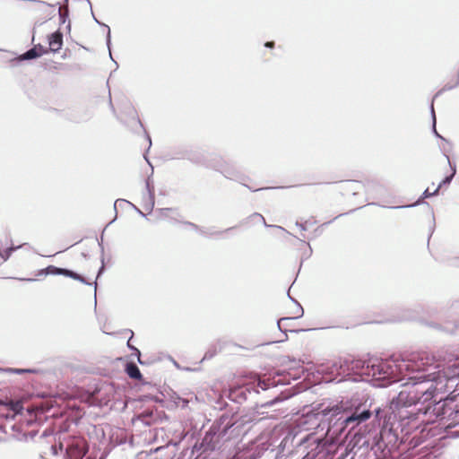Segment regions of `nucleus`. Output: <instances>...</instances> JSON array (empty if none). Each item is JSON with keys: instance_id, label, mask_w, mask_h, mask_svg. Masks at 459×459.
Returning a JSON list of instances; mask_svg holds the SVG:
<instances>
[{"instance_id": "nucleus-53", "label": "nucleus", "mask_w": 459, "mask_h": 459, "mask_svg": "<svg viewBox=\"0 0 459 459\" xmlns=\"http://www.w3.org/2000/svg\"><path fill=\"white\" fill-rule=\"evenodd\" d=\"M0 372H4L3 370H0Z\"/></svg>"}, {"instance_id": "nucleus-21", "label": "nucleus", "mask_w": 459, "mask_h": 459, "mask_svg": "<svg viewBox=\"0 0 459 459\" xmlns=\"http://www.w3.org/2000/svg\"><path fill=\"white\" fill-rule=\"evenodd\" d=\"M185 224L187 225L188 227H190L192 230L198 231L200 234H202L204 236H207V233L203 229H201L199 226H197L196 224H195L193 222H189V221L185 222Z\"/></svg>"}, {"instance_id": "nucleus-17", "label": "nucleus", "mask_w": 459, "mask_h": 459, "mask_svg": "<svg viewBox=\"0 0 459 459\" xmlns=\"http://www.w3.org/2000/svg\"><path fill=\"white\" fill-rule=\"evenodd\" d=\"M0 370H3L6 373H15V374H23V373H34V369L30 368H0Z\"/></svg>"}, {"instance_id": "nucleus-29", "label": "nucleus", "mask_w": 459, "mask_h": 459, "mask_svg": "<svg viewBox=\"0 0 459 459\" xmlns=\"http://www.w3.org/2000/svg\"><path fill=\"white\" fill-rule=\"evenodd\" d=\"M77 281H79L84 284L91 285V283L89 281H87L86 279L82 275L79 276V279H77Z\"/></svg>"}, {"instance_id": "nucleus-35", "label": "nucleus", "mask_w": 459, "mask_h": 459, "mask_svg": "<svg viewBox=\"0 0 459 459\" xmlns=\"http://www.w3.org/2000/svg\"><path fill=\"white\" fill-rule=\"evenodd\" d=\"M118 202H125V200H120V199L117 200V201L115 202V204H114V209H115V210H117V204Z\"/></svg>"}, {"instance_id": "nucleus-30", "label": "nucleus", "mask_w": 459, "mask_h": 459, "mask_svg": "<svg viewBox=\"0 0 459 459\" xmlns=\"http://www.w3.org/2000/svg\"><path fill=\"white\" fill-rule=\"evenodd\" d=\"M171 211H172L171 208H164L161 210V212H162V215L167 216V213Z\"/></svg>"}, {"instance_id": "nucleus-4", "label": "nucleus", "mask_w": 459, "mask_h": 459, "mask_svg": "<svg viewBox=\"0 0 459 459\" xmlns=\"http://www.w3.org/2000/svg\"><path fill=\"white\" fill-rule=\"evenodd\" d=\"M234 425L235 422L231 417L222 414L212 423L202 442L194 446L192 452H208L220 449L225 442L233 437L235 429L232 428Z\"/></svg>"}, {"instance_id": "nucleus-19", "label": "nucleus", "mask_w": 459, "mask_h": 459, "mask_svg": "<svg viewBox=\"0 0 459 459\" xmlns=\"http://www.w3.org/2000/svg\"><path fill=\"white\" fill-rule=\"evenodd\" d=\"M430 110H431V116H432V130H433V133L435 134V135L437 137H439L441 138L442 140H445L439 134L438 132L437 131L436 129V115H435V110H434V106H433V103H431V107H430Z\"/></svg>"}, {"instance_id": "nucleus-14", "label": "nucleus", "mask_w": 459, "mask_h": 459, "mask_svg": "<svg viewBox=\"0 0 459 459\" xmlns=\"http://www.w3.org/2000/svg\"><path fill=\"white\" fill-rule=\"evenodd\" d=\"M251 219H257L258 221H260L261 222H263L264 224L265 227H274L278 230H281L282 231H285L286 233L288 234H290V232H288L284 228L281 227V226H276V225H268L264 220V218L263 217V215H261L260 213L258 212H254L253 214H251L245 221H243V223L247 222V220H251Z\"/></svg>"}, {"instance_id": "nucleus-48", "label": "nucleus", "mask_w": 459, "mask_h": 459, "mask_svg": "<svg viewBox=\"0 0 459 459\" xmlns=\"http://www.w3.org/2000/svg\"><path fill=\"white\" fill-rule=\"evenodd\" d=\"M132 113L134 115L135 114V110L134 108H132Z\"/></svg>"}, {"instance_id": "nucleus-3", "label": "nucleus", "mask_w": 459, "mask_h": 459, "mask_svg": "<svg viewBox=\"0 0 459 459\" xmlns=\"http://www.w3.org/2000/svg\"><path fill=\"white\" fill-rule=\"evenodd\" d=\"M431 368H438L435 365L433 357H429L427 353H412L401 361L371 358L361 363L360 374L371 377L374 385L385 387L399 381V376L404 371L420 375Z\"/></svg>"}, {"instance_id": "nucleus-34", "label": "nucleus", "mask_w": 459, "mask_h": 459, "mask_svg": "<svg viewBox=\"0 0 459 459\" xmlns=\"http://www.w3.org/2000/svg\"><path fill=\"white\" fill-rule=\"evenodd\" d=\"M290 299L294 301L295 303H297L298 305V307H297V310H296V314L297 316L299 314V306H300L296 300H294L290 295H289Z\"/></svg>"}, {"instance_id": "nucleus-7", "label": "nucleus", "mask_w": 459, "mask_h": 459, "mask_svg": "<svg viewBox=\"0 0 459 459\" xmlns=\"http://www.w3.org/2000/svg\"><path fill=\"white\" fill-rule=\"evenodd\" d=\"M299 314L298 316H293V317H281V319H279L277 321L278 329L281 332L284 333L286 337H287V332H299L300 331V330L289 329L290 324H287L288 322H290L293 319H296V318H299L303 316L304 310L301 306H299Z\"/></svg>"}, {"instance_id": "nucleus-11", "label": "nucleus", "mask_w": 459, "mask_h": 459, "mask_svg": "<svg viewBox=\"0 0 459 459\" xmlns=\"http://www.w3.org/2000/svg\"><path fill=\"white\" fill-rule=\"evenodd\" d=\"M47 51H39L38 47H33L32 48L29 49L25 53H23L21 56V60H30L35 59L39 56H41L43 54H46Z\"/></svg>"}, {"instance_id": "nucleus-10", "label": "nucleus", "mask_w": 459, "mask_h": 459, "mask_svg": "<svg viewBox=\"0 0 459 459\" xmlns=\"http://www.w3.org/2000/svg\"><path fill=\"white\" fill-rule=\"evenodd\" d=\"M126 372L133 379L140 380L142 378L140 369L134 362H129L126 365Z\"/></svg>"}, {"instance_id": "nucleus-23", "label": "nucleus", "mask_w": 459, "mask_h": 459, "mask_svg": "<svg viewBox=\"0 0 459 459\" xmlns=\"http://www.w3.org/2000/svg\"><path fill=\"white\" fill-rule=\"evenodd\" d=\"M437 193H438V189H437V188H436V189L434 190V192H432V193H430V192L429 191V189H426V190L423 192V195H422V197H421V198H428V197H430V196H433V195H437Z\"/></svg>"}, {"instance_id": "nucleus-33", "label": "nucleus", "mask_w": 459, "mask_h": 459, "mask_svg": "<svg viewBox=\"0 0 459 459\" xmlns=\"http://www.w3.org/2000/svg\"><path fill=\"white\" fill-rule=\"evenodd\" d=\"M127 347H128L130 350H132L133 351H134V349H137L136 347H134V345H132V344L130 343V340H128V342H127Z\"/></svg>"}, {"instance_id": "nucleus-24", "label": "nucleus", "mask_w": 459, "mask_h": 459, "mask_svg": "<svg viewBox=\"0 0 459 459\" xmlns=\"http://www.w3.org/2000/svg\"><path fill=\"white\" fill-rule=\"evenodd\" d=\"M59 17L62 23L65 22L66 18L68 17V11L63 12L61 9H59Z\"/></svg>"}, {"instance_id": "nucleus-8", "label": "nucleus", "mask_w": 459, "mask_h": 459, "mask_svg": "<svg viewBox=\"0 0 459 459\" xmlns=\"http://www.w3.org/2000/svg\"><path fill=\"white\" fill-rule=\"evenodd\" d=\"M49 50L56 53L63 46V34L56 30L48 36Z\"/></svg>"}, {"instance_id": "nucleus-45", "label": "nucleus", "mask_w": 459, "mask_h": 459, "mask_svg": "<svg viewBox=\"0 0 459 459\" xmlns=\"http://www.w3.org/2000/svg\"><path fill=\"white\" fill-rule=\"evenodd\" d=\"M147 137H148V140H149V143H150V145H151V144H152L151 137H150L149 135H148Z\"/></svg>"}, {"instance_id": "nucleus-38", "label": "nucleus", "mask_w": 459, "mask_h": 459, "mask_svg": "<svg viewBox=\"0 0 459 459\" xmlns=\"http://www.w3.org/2000/svg\"><path fill=\"white\" fill-rule=\"evenodd\" d=\"M17 407H18V403H16L15 405H13L12 409H13V411H16V410H17Z\"/></svg>"}, {"instance_id": "nucleus-44", "label": "nucleus", "mask_w": 459, "mask_h": 459, "mask_svg": "<svg viewBox=\"0 0 459 459\" xmlns=\"http://www.w3.org/2000/svg\"><path fill=\"white\" fill-rule=\"evenodd\" d=\"M151 415H152V413H146V416H151ZM142 417H145V414L143 413Z\"/></svg>"}, {"instance_id": "nucleus-13", "label": "nucleus", "mask_w": 459, "mask_h": 459, "mask_svg": "<svg viewBox=\"0 0 459 459\" xmlns=\"http://www.w3.org/2000/svg\"><path fill=\"white\" fill-rule=\"evenodd\" d=\"M91 14H92V17H93V20L95 21V22H97L98 24H100L101 26H104L107 29L106 43H107L108 48L109 50V56L112 59V55H111V50H110V45H111L110 29H109V27L107 24L100 22L98 20V18L95 17L92 9L91 10Z\"/></svg>"}, {"instance_id": "nucleus-2", "label": "nucleus", "mask_w": 459, "mask_h": 459, "mask_svg": "<svg viewBox=\"0 0 459 459\" xmlns=\"http://www.w3.org/2000/svg\"><path fill=\"white\" fill-rule=\"evenodd\" d=\"M375 414V420L378 422L384 419L382 429L378 432L368 431L365 433L361 428L354 433L353 441L359 447H370L376 451L383 452L389 445L395 444L397 435L394 432L393 427H388L385 420V411L380 407L370 410V405L366 402H352L350 407L344 408L343 414L339 418L344 429L350 428V431L359 427Z\"/></svg>"}, {"instance_id": "nucleus-25", "label": "nucleus", "mask_w": 459, "mask_h": 459, "mask_svg": "<svg viewBox=\"0 0 459 459\" xmlns=\"http://www.w3.org/2000/svg\"><path fill=\"white\" fill-rule=\"evenodd\" d=\"M283 399H281L279 396L275 397L274 399L271 400L270 402L266 403L264 406L269 407L276 404L278 402L282 401Z\"/></svg>"}, {"instance_id": "nucleus-22", "label": "nucleus", "mask_w": 459, "mask_h": 459, "mask_svg": "<svg viewBox=\"0 0 459 459\" xmlns=\"http://www.w3.org/2000/svg\"><path fill=\"white\" fill-rule=\"evenodd\" d=\"M64 275L66 276V277H70L72 279H74L77 281V279H79V276L81 274L72 271V270H69V269H65L64 271Z\"/></svg>"}, {"instance_id": "nucleus-26", "label": "nucleus", "mask_w": 459, "mask_h": 459, "mask_svg": "<svg viewBox=\"0 0 459 459\" xmlns=\"http://www.w3.org/2000/svg\"><path fill=\"white\" fill-rule=\"evenodd\" d=\"M132 356H135L137 358V360L140 364H143V360L141 359V352L138 349H134V353Z\"/></svg>"}, {"instance_id": "nucleus-47", "label": "nucleus", "mask_w": 459, "mask_h": 459, "mask_svg": "<svg viewBox=\"0 0 459 459\" xmlns=\"http://www.w3.org/2000/svg\"><path fill=\"white\" fill-rule=\"evenodd\" d=\"M59 447H60L61 450H63V444L62 443H60Z\"/></svg>"}, {"instance_id": "nucleus-52", "label": "nucleus", "mask_w": 459, "mask_h": 459, "mask_svg": "<svg viewBox=\"0 0 459 459\" xmlns=\"http://www.w3.org/2000/svg\"><path fill=\"white\" fill-rule=\"evenodd\" d=\"M86 459H93V458H91V457H87Z\"/></svg>"}, {"instance_id": "nucleus-49", "label": "nucleus", "mask_w": 459, "mask_h": 459, "mask_svg": "<svg viewBox=\"0 0 459 459\" xmlns=\"http://www.w3.org/2000/svg\"><path fill=\"white\" fill-rule=\"evenodd\" d=\"M73 120L75 121V122H80V120L76 119V118H74Z\"/></svg>"}, {"instance_id": "nucleus-42", "label": "nucleus", "mask_w": 459, "mask_h": 459, "mask_svg": "<svg viewBox=\"0 0 459 459\" xmlns=\"http://www.w3.org/2000/svg\"><path fill=\"white\" fill-rule=\"evenodd\" d=\"M264 188L262 187V188L254 189L253 191L257 192V191L264 190Z\"/></svg>"}, {"instance_id": "nucleus-9", "label": "nucleus", "mask_w": 459, "mask_h": 459, "mask_svg": "<svg viewBox=\"0 0 459 459\" xmlns=\"http://www.w3.org/2000/svg\"><path fill=\"white\" fill-rule=\"evenodd\" d=\"M146 191L147 193L144 195V208L148 211H152L154 207V190L153 186H151L149 181H146Z\"/></svg>"}, {"instance_id": "nucleus-31", "label": "nucleus", "mask_w": 459, "mask_h": 459, "mask_svg": "<svg viewBox=\"0 0 459 459\" xmlns=\"http://www.w3.org/2000/svg\"><path fill=\"white\" fill-rule=\"evenodd\" d=\"M35 47H38L39 51H47V53L48 52V50L47 48H45L43 46H41L40 44H38Z\"/></svg>"}, {"instance_id": "nucleus-28", "label": "nucleus", "mask_w": 459, "mask_h": 459, "mask_svg": "<svg viewBox=\"0 0 459 459\" xmlns=\"http://www.w3.org/2000/svg\"><path fill=\"white\" fill-rule=\"evenodd\" d=\"M420 202V201L419 200L417 203H415L413 204L403 205V206H394V208L400 209V208H406V207H413V206L417 205Z\"/></svg>"}, {"instance_id": "nucleus-37", "label": "nucleus", "mask_w": 459, "mask_h": 459, "mask_svg": "<svg viewBox=\"0 0 459 459\" xmlns=\"http://www.w3.org/2000/svg\"><path fill=\"white\" fill-rule=\"evenodd\" d=\"M109 104H110V107H111V108H112L113 112L115 113V109H114L113 104H112V102H111V100H109Z\"/></svg>"}, {"instance_id": "nucleus-20", "label": "nucleus", "mask_w": 459, "mask_h": 459, "mask_svg": "<svg viewBox=\"0 0 459 459\" xmlns=\"http://www.w3.org/2000/svg\"><path fill=\"white\" fill-rule=\"evenodd\" d=\"M99 246L100 247V251H101V257H100V260H101V266L100 268L99 269V272H98V276L99 277L103 272H104V247H103V244L102 242H100L99 243Z\"/></svg>"}, {"instance_id": "nucleus-32", "label": "nucleus", "mask_w": 459, "mask_h": 459, "mask_svg": "<svg viewBox=\"0 0 459 459\" xmlns=\"http://www.w3.org/2000/svg\"><path fill=\"white\" fill-rule=\"evenodd\" d=\"M264 46H265L266 48H273V46H274V42H273V41H268V42H266V43L264 44Z\"/></svg>"}, {"instance_id": "nucleus-15", "label": "nucleus", "mask_w": 459, "mask_h": 459, "mask_svg": "<svg viewBox=\"0 0 459 459\" xmlns=\"http://www.w3.org/2000/svg\"><path fill=\"white\" fill-rule=\"evenodd\" d=\"M215 169L220 170L225 178L231 179V180L238 181L241 178L240 175L233 169H219V168H215Z\"/></svg>"}, {"instance_id": "nucleus-16", "label": "nucleus", "mask_w": 459, "mask_h": 459, "mask_svg": "<svg viewBox=\"0 0 459 459\" xmlns=\"http://www.w3.org/2000/svg\"><path fill=\"white\" fill-rule=\"evenodd\" d=\"M64 271H65V268H58L54 265H48L45 269V273L46 274H53V275H64Z\"/></svg>"}, {"instance_id": "nucleus-41", "label": "nucleus", "mask_w": 459, "mask_h": 459, "mask_svg": "<svg viewBox=\"0 0 459 459\" xmlns=\"http://www.w3.org/2000/svg\"><path fill=\"white\" fill-rule=\"evenodd\" d=\"M137 211H138V212H139L142 216L145 217V214H144L143 212H141L140 210H137Z\"/></svg>"}, {"instance_id": "nucleus-27", "label": "nucleus", "mask_w": 459, "mask_h": 459, "mask_svg": "<svg viewBox=\"0 0 459 459\" xmlns=\"http://www.w3.org/2000/svg\"><path fill=\"white\" fill-rule=\"evenodd\" d=\"M296 226H298L303 231L307 230V227H306L305 223H301L299 221H297L296 222Z\"/></svg>"}, {"instance_id": "nucleus-6", "label": "nucleus", "mask_w": 459, "mask_h": 459, "mask_svg": "<svg viewBox=\"0 0 459 459\" xmlns=\"http://www.w3.org/2000/svg\"><path fill=\"white\" fill-rule=\"evenodd\" d=\"M271 386H274V382L270 379H262L259 377H255L252 381L246 384L244 388L249 394L253 391L254 393L258 394L259 390L265 391Z\"/></svg>"}, {"instance_id": "nucleus-1", "label": "nucleus", "mask_w": 459, "mask_h": 459, "mask_svg": "<svg viewBox=\"0 0 459 459\" xmlns=\"http://www.w3.org/2000/svg\"><path fill=\"white\" fill-rule=\"evenodd\" d=\"M438 368H431L420 375H408V382L390 403V410L398 418L403 429L408 427V433L418 428V423L432 424L445 421L455 411L448 406L443 396L452 393L457 385L459 367L457 363L445 367L435 362Z\"/></svg>"}, {"instance_id": "nucleus-36", "label": "nucleus", "mask_w": 459, "mask_h": 459, "mask_svg": "<svg viewBox=\"0 0 459 459\" xmlns=\"http://www.w3.org/2000/svg\"><path fill=\"white\" fill-rule=\"evenodd\" d=\"M232 229H233V228H228L227 230H223V231H220V232H218V233H219V234H222V233H224V232H227V231H229V230H232Z\"/></svg>"}, {"instance_id": "nucleus-46", "label": "nucleus", "mask_w": 459, "mask_h": 459, "mask_svg": "<svg viewBox=\"0 0 459 459\" xmlns=\"http://www.w3.org/2000/svg\"><path fill=\"white\" fill-rule=\"evenodd\" d=\"M333 366L337 369L338 368V366L336 363H333Z\"/></svg>"}, {"instance_id": "nucleus-51", "label": "nucleus", "mask_w": 459, "mask_h": 459, "mask_svg": "<svg viewBox=\"0 0 459 459\" xmlns=\"http://www.w3.org/2000/svg\"><path fill=\"white\" fill-rule=\"evenodd\" d=\"M0 405H4V403L3 402H0Z\"/></svg>"}, {"instance_id": "nucleus-43", "label": "nucleus", "mask_w": 459, "mask_h": 459, "mask_svg": "<svg viewBox=\"0 0 459 459\" xmlns=\"http://www.w3.org/2000/svg\"><path fill=\"white\" fill-rule=\"evenodd\" d=\"M95 290L97 289V282H94ZM97 303V299L95 298V304Z\"/></svg>"}, {"instance_id": "nucleus-18", "label": "nucleus", "mask_w": 459, "mask_h": 459, "mask_svg": "<svg viewBox=\"0 0 459 459\" xmlns=\"http://www.w3.org/2000/svg\"><path fill=\"white\" fill-rule=\"evenodd\" d=\"M21 247H22V246H18V247H13V246H12V247H8L6 250H4V253H2V252L0 251V256H1L2 258H4V261H6V260L11 256V255L13 254V252L16 251V250H17L18 248H20Z\"/></svg>"}, {"instance_id": "nucleus-39", "label": "nucleus", "mask_w": 459, "mask_h": 459, "mask_svg": "<svg viewBox=\"0 0 459 459\" xmlns=\"http://www.w3.org/2000/svg\"><path fill=\"white\" fill-rule=\"evenodd\" d=\"M22 281H34L33 279H21Z\"/></svg>"}, {"instance_id": "nucleus-50", "label": "nucleus", "mask_w": 459, "mask_h": 459, "mask_svg": "<svg viewBox=\"0 0 459 459\" xmlns=\"http://www.w3.org/2000/svg\"><path fill=\"white\" fill-rule=\"evenodd\" d=\"M244 186H247V188H249L250 190H252L251 187H249V186H247V185H244Z\"/></svg>"}, {"instance_id": "nucleus-40", "label": "nucleus", "mask_w": 459, "mask_h": 459, "mask_svg": "<svg viewBox=\"0 0 459 459\" xmlns=\"http://www.w3.org/2000/svg\"><path fill=\"white\" fill-rule=\"evenodd\" d=\"M136 122H137L141 126H143V125H142V123H141V121H140V119H139V118H136Z\"/></svg>"}, {"instance_id": "nucleus-5", "label": "nucleus", "mask_w": 459, "mask_h": 459, "mask_svg": "<svg viewBox=\"0 0 459 459\" xmlns=\"http://www.w3.org/2000/svg\"><path fill=\"white\" fill-rule=\"evenodd\" d=\"M88 453V445L82 438H73L65 448V459H82Z\"/></svg>"}, {"instance_id": "nucleus-12", "label": "nucleus", "mask_w": 459, "mask_h": 459, "mask_svg": "<svg viewBox=\"0 0 459 459\" xmlns=\"http://www.w3.org/2000/svg\"><path fill=\"white\" fill-rule=\"evenodd\" d=\"M446 160H447V162L451 168V170H452V173L448 176H446L438 185V186L437 187L438 190L445 185H449L450 182L452 181V179L454 178L455 173H456V167H455V164H452V162L450 161V159L447 155H446Z\"/></svg>"}]
</instances>
